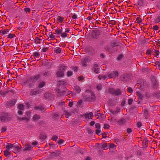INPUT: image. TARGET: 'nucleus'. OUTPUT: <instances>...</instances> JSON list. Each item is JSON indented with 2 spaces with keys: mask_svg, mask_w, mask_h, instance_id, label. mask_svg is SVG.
Returning a JSON list of instances; mask_svg holds the SVG:
<instances>
[{
  "mask_svg": "<svg viewBox=\"0 0 160 160\" xmlns=\"http://www.w3.org/2000/svg\"><path fill=\"white\" fill-rule=\"evenodd\" d=\"M57 92V96L58 97L63 96L66 94V90H61L60 89L55 90Z\"/></svg>",
  "mask_w": 160,
  "mask_h": 160,
  "instance_id": "obj_8",
  "label": "nucleus"
},
{
  "mask_svg": "<svg viewBox=\"0 0 160 160\" xmlns=\"http://www.w3.org/2000/svg\"><path fill=\"white\" fill-rule=\"evenodd\" d=\"M45 84V82H41L39 85L38 87L40 88H42L43 87Z\"/></svg>",
  "mask_w": 160,
  "mask_h": 160,
  "instance_id": "obj_38",
  "label": "nucleus"
},
{
  "mask_svg": "<svg viewBox=\"0 0 160 160\" xmlns=\"http://www.w3.org/2000/svg\"><path fill=\"white\" fill-rule=\"evenodd\" d=\"M64 140L62 139H60L58 141V143L59 144H62L64 142Z\"/></svg>",
  "mask_w": 160,
  "mask_h": 160,
  "instance_id": "obj_64",
  "label": "nucleus"
},
{
  "mask_svg": "<svg viewBox=\"0 0 160 160\" xmlns=\"http://www.w3.org/2000/svg\"><path fill=\"white\" fill-rule=\"evenodd\" d=\"M99 35L98 34V31H95L94 32V33L93 34V36L94 38H96Z\"/></svg>",
  "mask_w": 160,
  "mask_h": 160,
  "instance_id": "obj_39",
  "label": "nucleus"
},
{
  "mask_svg": "<svg viewBox=\"0 0 160 160\" xmlns=\"http://www.w3.org/2000/svg\"><path fill=\"white\" fill-rule=\"evenodd\" d=\"M143 115L146 119H147L149 115V110L147 109H145L144 110Z\"/></svg>",
  "mask_w": 160,
  "mask_h": 160,
  "instance_id": "obj_17",
  "label": "nucleus"
},
{
  "mask_svg": "<svg viewBox=\"0 0 160 160\" xmlns=\"http://www.w3.org/2000/svg\"><path fill=\"white\" fill-rule=\"evenodd\" d=\"M106 78L107 77L105 75H100L98 76V78L99 80H101L102 79L105 80Z\"/></svg>",
  "mask_w": 160,
  "mask_h": 160,
  "instance_id": "obj_33",
  "label": "nucleus"
},
{
  "mask_svg": "<svg viewBox=\"0 0 160 160\" xmlns=\"http://www.w3.org/2000/svg\"><path fill=\"white\" fill-rule=\"evenodd\" d=\"M142 125V123L141 122H138L137 124V126L138 128H140Z\"/></svg>",
  "mask_w": 160,
  "mask_h": 160,
  "instance_id": "obj_60",
  "label": "nucleus"
},
{
  "mask_svg": "<svg viewBox=\"0 0 160 160\" xmlns=\"http://www.w3.org/2000/svg\"><path fill=\"white\" fill-rule=\"evenodd\" d=\"M32 148V146L31 145L29 144H26L24 146L23 151H30L31 150Z\"/></svg>",
  "mask_w": 160,
  "mask_h": 160,
  "instance_id": "obj_15",
  "label": "nucleus"
},
{
  "mask_svg": "<svg viewBox=\"0 0 160 160\" xmlns=\"http://www.w3.org/2000/svg\"><path fill=\"white\" fill-rule=\"evenodd\" d=\"M154 51L155 54H154L153 55L155 57H157V56H158L159 55V52L158 50H154Z\"/></svg>",
  "mask_w": 160,
  "mask_h": 160,
  "instance_id": "obj_54",
  "label": "nucleus"
},
{
  "mask_svg": "<svg viewBox=\"0 0 160 160\" xmlns=\"http://www.w3.org/2000/svg\"><path fill=\"white\" fill-rule=\"evenodd\" d=\"M56 75L58 77H63L64 76V73L58 69V71L56 72Z\"/></svg>",
  "mask_w": 160,
  "mask_h": 160,
  "instance_id": "obj_16",
  "label": "nucleus"
},
{
  "mask_svg": "<svg viewBox=\"0 0 160 160\" xmlns=\"http://www.w3.org/2000/svg\"><path fill=\"white\" fill-rule=\"evenodd\" d=\"M108 77L109 78H114V76L113 75V73L112 72L111 73H108Z\"/></svg>",
  "mask_w": 160,
  "mask_h": 160,
  "instance_id": "obj_42",
  "label": "nucleus"
},
{
  "mask_svg": "<svg viewBox=\"0 0 160 160\" xmlns=\"http://www.w3.org/2000/svg\"><path fill=\"white\" fill-rule=\"evenodd\" d=\"M40 93V92L38 90L33 89L31 90L30 92V95L31 96L36 95Z\"/></svg>",
  "mask_w": 160,
  "mask_h": 160,
  "instance_id": "obj_11",
  "label": "nucleus"
},
{
  "mask_svg": "<svg viewBox=\"0 0 160 160\" xmlns=\"http://www.w3.org/2000/svg\"><path fill=\"white\" fill-rule=\"evenodd\" d=\"M73 74L72 72L70 71H68L67 72V75L68 77H70Z\"/></svg>",
  "mask_w": 160,
  "mask_h": 160,
  "instance_id": "obj_48",
  "label": "nucleus"
},
{
  "mask_svg": "<svg viewBox=\"0 0 160 160\" xmlns=\"http://www.w3.org/2000/svg\"><path fill=\"white\" fill-rule=\"evenodd\" d=\"M7 145L10 149L12 150V151L15 153L20 152L21 150V146L18 143V145H15V144L11 143H8Z\"/></svg>",
  "mask_w": 160,
  "mask_h": 160,
  "instance_id": "obj_3",
  "label": "nucleus"
},
{
  "mask_svg": "<svg viewBox=\"0 0 160 160\" xmlns=\"http://www.w3.org/2000/svg\"><path fill=\"white\" fill-rule=\"evenodd\" d=\"M16 100L14 99H11L7 102L5 104L7 108H10L13 106L16 103Z\"/></svg>",
  "mask_w": 160,
  "mask_h": 160,
  "instance_id": "obj_7",
  "label": "nucleus"
},
{
  "mask_svg": "<svg viewBox=\"0 0 160 160\" xmlns=\"http://www.w3.org/2000/svg\"><path fill=\"white\" fill-rule=\"evenodd\" d=\"M97 88L99 91L101 90L102 89V85L100 83L98 84L97 86Z\"/></svg>",
  "mask_w": 160,
  "mask_h": 160,
  "instance_id": "obj_47",
  "label": "nucleus"
},
{
  "mask_svg": "<svg viewBox=\"0 0 160 160\" xmlns=\"http://www.w3.org/2000/svg\"><path fill=\"white\" fill-rule=\"evenodd\" d=\"M127 92L131 93L133 92V90L131 87H129L128 88Z\"/></svg>",
  "mask_w": 160,
  "mask_h": 160,
  "instance_id": "obj_56",
  "label": "nucleus"
},
{
  "mask_svg": "<svg viewBox=\"0 0 160 160\" xmlns=\"http://www.w3.org/2000/svg\"><path fill=\"white\" fill-rule=\"evenodd\" d=\"M18 107L20 110H23L24 109V106L22 104H19Z\"/></svg>",
  "mask_w": 160,
  "mask_h": 160,
  "instance_id": "obj_36",
  "label": "nucleus"
},
{
  "mask_svg": "<svg viewBox=\"0 0 160 160\" xmlns=\"http://www.w3.org/2000/svg\"><path fill=\"white\" fill-rule=\"evenodd\" d=\"M112 73H113V75L114 76V77H118V72L117 71H113L112 72Z\"/></svg>",
  "mask_w": 160,
  "mask_h": 160,
  "instance_id": "obj_50",
  "label": "nucleus"
},
{
  "mask_svg": "<svg viewBox=\"0 0 160 160\" xmlns=\"http://www.w3.org/2000/svg\"><path fill=\"white\" fill-rule=\"evenodd\" d=\"M51 94L47 92L44 94V97L46 99H48L51 96Z\"/></svg>",
  "mask_w": 160,
  "mask_h": 160,
  "instance_id": "obj_40",
  "label": "nucleus"
},
{
  "mask_svg": "<svg viewBox=\"0 0 160 160\" xmlns=\"http://www.w3.org/2000/svg\"><path fill=\"white\" fill-rule=\"evenodd\" d=\"M18 119L20 121L25 120L27 122L29 120L30 118L24 117L22 118L18 117Z\"/></svg>",
  "mask_w": 160,
  "mask_h": 160,
  "instance_id": "obj_24",
  "label": "nucleus"
},
{
  "mask_svg": "<svg viewBox=\"0 0 160 160\" xmlns=\"http://www.w3.org/2000/svg\"><path fill=\"white\" fill-rule=\"evenodd\" d=\"M40 118L39 115L38 114L34 115L33 117V121H37Z\"/></svg>",
  "mask_w": 160,
  "mask_h": 160,
  "instance_id": "obj_22",
  "label": "nucleus"
},
{
  "mask_svg": "<svg viewBox=\"0 0 160 160\" xmlns=\"http://www.w3.org/2000/svg\"><path fill=\"white\" fill-rule=\"evenodd\" d=\"M15 37V35L14 34L10 33L8 35V38H12Z\"/></svg>",
  "mask_w": 160,
  "mask_h": 160,
  "instance_id": "obj_52",
  "label": "nucleus"
},
{
  "mask_svg": "<svg viewBox=\"0 0 160 160\" xmlns=\"http://www.w3.org/2000/svg\"><path fill=\"white\" fill-rule=\"evenodd\" d=\"M68 67L63 64L60 65L59 66V69L61 71H63V72L67 69Z\"/></svg>",
  "mask_w": 160,
  "mask_h": 160,
  "instance_id": "obj_12",
  "label": "nucleus"
},
{
  "mask_svg": "<svg viewBox=\"0 0 160 160\" xmlns=\"http://www.w3.org/2000/svg\"><path fill=\"white\" fill-rule=\"evenodd\" d=\"M50 74V72L49 71L45 72L44 73V76L47 77Z\"/></svg>",
  "mask_w": 160,
  "mask_h": 160,
  "instance_id": "obj_61",
  "label": "nucleus"
},
{
  "mask_svg": "<svg viewBox=\"0 0 160 160\" xmlns=\"http://www.w3.org/2000/svg\"><path fill=\"white\" fill-rule=\"evenodd\" d=\"M136 94L138 96L139 99L142 100L143 98L142 94L139 92H136Z\"/></svg>",
  "mask_w": 160,
  "mask_h": 160,
  "instance_id": "obj_19",
  "label": "nucleus"
},
{
  "mask_svg": "<svg viewBox=\"0 0 160 160\" xmlns=\"http://www.w3.org/2000/svg\"><path fill=\"white\" fill-rule=\"evenodd\" d=\"M116 146L113 143H111L110 145L109 148H116Z\"/></svg>",
  "mask_w": 160,
  "mask_h": 160,
  "instance_id": "obj_63",
  "label": "nucleus"
},
{
  "mask_svg": "<svg viewBox=\"0 0 160 160\" xmlns=\"http://www.w3.org/2000/svg\"><path fill=\"white\" fill-rule=\"evenodd\" d=\"M34 83L35 81L38 80L40 77L39 74L37 75L34 76H31Z\"/></svg>",
  "mask_w": 160,
  "mask_h": 160,
  "instance_id": "obj_18",
  "label": "nucleus"
},
{
  "mask_svg": "<svg viewBox=\"0 0 160 160\" xmlns=\"http://www.w3.org/2000/svg\"><path fill=\"white\" fill-rule=\"evenodd\" d=\"M100 69L98 68H93L92 70L94 73L95 74H98L99 73Z\"/></svg>",
  "mask_w": 160,
  "mask_h": 160,
  "instance_id": "obj_25",
  "label": "nucleus"
},
{
  "mask_svg": "<svg viewBox=\"0 0 160 160\" xmlns=\"http://www.w3.org/2000/svg\"><path fill=\"white\" fill-rule=\"evenodd\" d=\"M148 142L147 140H143L142 142V146L144 147H147L148 146Z\"/></svg>",
  "mask_w": 160,
  "mask_h": 160,
  "instance_id": "obj_29",
  "label": "nucleus"
},
{
  "mask_svg": "<svg viewBox=\"0 0 160 160\" xmlns=\"http://www.w3.org/2000/svg\"><path fill=\"white\" fill-rule=\"evenodd\" d=\"M108 93L113 95L119 96L122 94V91L119 88L115 89L113 88H109L108 89Z\"/></svg>",
  "mask_w": 160,
  "mask_h": 160,
  "instance_id": "obj_4",
  "label": "nucleus"
},
{
  "mask_svg": "<svg viewBox=\"0 0 160 160\" xmlns=\"http://www.w3.org/2000/svg\"><path fill=\"white\" fill-rule=\"evenodd\" d=\"M49 36L50 38L52 40H53L55 39V36L52 34V32H49Z\"/></svg>",
  "mask_w": 160,
  "mask_h": 160,
  "instance_id": "obj_44",
  "label": "nucleus"
},
{
  "mask_svg": "<svg viewBox=\"0 0 160 160\" xmlns=\"http://www.w3.org/2000/svg\"><path fill=\"white\" fill-rule=\"evenodd\" d=\"M52 153L54 154V156L57 157L61 154V152L60 151H57L56 152H53Z\"/></svg>",
  "mask_w": 160,
  "mask_h": 160,
  "instance_id": "obj_28",
  "label": "nucleus"
},
{
  "mask_svg": "<svg viewBox=\"0 0 160 160\" xmlns=\"http://www.w3.org/2000/svg\"><path fill=\"white\" fill-rule=\"evenodd\" d=\"M88 92V95L84 96L83 98L85 101L93 102L96 100V96L94 93L91 90H86V92Z\"/></svg>",
  "mask_w": 160,
  "mask_h": 160,
  "instance_id": "obj_2",
  "label": "nucleus"
},
{
  "mask_svg": "<svg viewBox=\"0 0 160 160\" xmlns=\"http://www.w3.org/2000/svg\"><path fill=\"white\" fill-rule=\"evenodd\" d=\"M133 101V100L132 98H130L128 100V104L131 105Z\"/></svg>",
  "mask_w": 160,
  "mask_h": 160,
  "instance_id": "obj_62",
  "label": "nucleus"
},
{
  "mask_svg": "<svg viewBox=\"0 0 160 160\" xmlns=\"http://www.w3.org/2000/svg\"><path fill=\"white\" fill-rule=\"evenodd\" d=\"M65 114L66 115V118H68L69 117L71 116V114L68 112L67 111L65 110L64 111Z\"/></svg>",
  "mask_w": 160,
  "mask_h": 160,
  "instance_id": "obj_34",
  "label": "nucleus"
},
{
  "mask_svg": "<svg viewBox=\"0 0 160 160\" xmlns=\"http://www.w3.org/2000/svg\"><path fill=\"white\" fill-rule=\"evenodd\" d=\"M47 138V135L45 134H40V139L42 141L44 140Z\"/></svg>",
  "mask_w": 160,
  "mask_h": 160,
  "instance_id": "obj_21",
  "label": "nucleus"
},
{
  "mask_svg": "<svg viewBox=\"0 0 160 160\" xmlns=\"http://www.w3.org/2000/svg\"><path fill=\"white\" fill-rule=\"evenodd\" d=\"M55 31L58 35H60L61 34L62 30V29H60L58 28H57L55 30Z\"/></svg>",
  "mask_w": 160,
  "mask_h": 160,
  "instance_id": "obj_26",
  "label": "nucleus"
},
{
  "mask_svg": "<svg viewBox=\"0 0 160 160\" xmlns=\"http://www.w3.org/2000/svg\"><path fill=\"white\" fill-rule=\"evenodd\" d=\"M139 6H142L143 4V1L142 0H139L137 2Z\"/></svg>",
  "mask_w": 160,
  "mask_h": 160,
  "instance_id": "obj_45",
  "label": "nucleus"
},
{
  "mask_svg": "<svg viewBox=\"0 0 160 160\" xmlns=\"http://www.w3.org/2000/svg\"><path fill=\"white\" fill-rule=\"evenodd\" d=\"M126 122V120L124 118H122L120 120H118L117 124L120 126L124 124Z\"/></svg>",
  "mask_w": 160,
  "mask_h": 160,
  "instance_id": "obj_14",
  "label": "nucleus"
},
{
  "mask_svg": "<svg viewBox=\"0 0 160 160\" xmlns=\"http://www.w3.org/2000/svg\"><path fill=\"white\" fill-rule=\"evenodd\" d=\"M103 128L105 129H108L109 128L110 126L108 124H105L104 125Z\"/></svg>",
  "mask_w": 160,
  "mask_h": 160,
  "instance_id": "obj_57",
  "label": "nucleus"
},
{
  "mask_svg": "<svg viewBox=\"0 0 160 160\" xmlns=\"http://www.w3.org/2000/svg\"><path fill=\"white\" fill-rule=\"evenodd\" d=\"M34 83L33 82L31 77L28 78L27 79L24 81L22 83L23 85L28 84L29 88H31L34 86Z\"/></svg>",
  "mask_w": 160,
  "mask_h": 160,
  "instance_id": "obj_6",
  "label": "nucleus"
},
{
  "mask_svg": "<svg viewBox=\"0 0 160 160\" xmlns=\"http://www.w3.org/2000/svg\"><path fill=\"white\" fill-rule=\"evenodd\" d=\"M7 93V91H4L2 90L0 91V95L2 96L3 97L5 96Z\"/></svg>",
  "mask_w": 160,
  "mask_h": 160,
  "instance_id": "obj_31",
  "label": "nucleus"
},
{
  "mask_svg": "<svg viewBox=\"0 0 160 160\" xmlns=\"http://www.w3.org/2000/svg\"><path fill=\"white\" fill-rule=\"evenodd\" d=\"M74 90L76 93H79L81 91V89L79 86H76L74 87Z\"/></svg>",
  "mask_w": 160,
  "mask_h": 160,
  "instance_id": "obj_20",
  "label": "nucleus"
},
{
  "mask_svg": "<svg viewBox=\"0 0 160 160\" xmlns=\"http://www.w3.org/2000/svg\"><path fill=\"white\" fill-rule=\"evenodd\" d=\"M9 31V30L8 29H6L4 30H1L0 32L2 34H4L7 33V32H8Z\"/></svg>",
  "mask_w": 160,
  "mask_h": 160,
  "instance_id": "obj_41",
  "label": "nucleus"
},
{
  "mask_svg": "<svg viewBox=\"0 0 160 160\" xmlns=\"http://www.w3.org/2000/svg\"><path fill=\"white\" fill-rule=\"evenodd\" d=\"M66 83V82L64 81H58V84L59 86L64 85Z\"/></svg>",
  "mask_w": 160,
  "mask_h": 160,
  "instance_id": "obj_35",
  "label": "nucleus"
},
{
  "mask_svg": "<svg viewBox=\"0 0 160 160\" xmlns=\"http://www.w3.org/2000/svg\"><path fill=\"white\" fill-rule=\"evenodd\" d=\"M136 21H137V22L138 23H140L142 22V19L139 17H138L136 18Z\"/></svg>",
  "mask_w": 160,
  "mask_h": 160,
  "instance_id": "obj_49",
  "label": "nucleus"
},
{
  "mask_svg": "<svg viewBox=\"0 0 160 160\" xmlns=\"http://www.w3.org/2000/svg\"><path fill=\"white\" fill-rule=\"evenodd\" d=\"M10 149L7 145L6 146V150L4 151V155L7 157L8 155L10 154V152H9Z\"/></svg>",
  "mask_w": 160,
  "mask_h": 160,
  "instance_id": "obj_13",
  "label": "nucleus"
},
{
  "mask_svg": "<svg viewBox=\"0 0 160 160\" xmlns=\"http://www.w3.org/2000/svg\"><path fill=\"white\" fill-rule=\"evenodd\" d=\"M39 110L42 112H44L46 110V109L43 106H40Z\"/></svg>",
  "mask_w": 160,
  "mask_h": 160,
  "instance_id": "obj_53",
  "label": "nucleus"
},
{
  "mask_svg": "<svg viewBox=\"0 0 160 160\" xmlns=\"http://www.w3.org/2000/svg\"><path fill=\"white\" fill-rule=\"evenodd\" d=\"M115 22H116L114 20H111L109 22L108 24L111 25H115Z\"/></svg>",
  "mask_w": 160,
  "mask_h": 160,
  "instance_id": "obj_58",
  "label": "nucleus"
},
{
  "mask_svg": "<svg viewBox=\"0 0 160 160\" xmlns=\"http://www.w3.org/2000/svg\"><path fill=\"white\" fill-rule=\"evenodd\" d=\"M132 77V75L131 73H125L123 74L120 77V79L121 80L126 82L129 81Z\"/></svg>",
  "mask_w": 160,
  "mask_h": 160,
  "instance_id": "obj_5",
  "label": "nucleus"
},
{
  "mask_svg": "<svg viewBox=\"0 0 160 160\" xmlns=\"http://www.w3.org/2000/svg\"><path fill=\"white\" fill-rule=\"evenodd\" d=\"M82 116H84L85 119H92L93 117V113L91 112H90L89 113H87L83 115Z\"/></svg>",
  "mask_w": 160,
  "mask_h": 160,
  "instance_id": "obj_10",
  "label": "nucleus"
},
{
  "mask_svg": "<svg viewBox=\"0 0 160 160\" xmlns=\"http://www.w3.org/2000/svg\"><path fill=\"white\" fill-rule=\"evenodd\" d=\"M41 40L38 37H36L35 39V43L36 44H39L41 43Z\"/></svg>",
  "mask_w": 160,
  "mask_h": 160,
  "instance_id": "obj_32",
  "label": "nucleus"
},
{
  "mask_svg": "<svg viewBox=\"0 0 160 160\" xmlns=\"http://www.w3.org/2000/svg\"><path fill=\"white\" fill-rule=\"evenodd\" d=\"M64 19V18L62 17L58 16L57 18V20L59 22L62 23L63 22Z\"/></svg>",
  "mask_w": 160,
  "mask_h": 160,
  "instance_id": "obj_27",
  "label": "nucleus"
},
{
  "mask_svg": "<svg viewBox=\"0 0 160 160\" xmlns=\"http://www.w3.org/2000/svg\"><path fill=\"white\" fill-rule=\"evenodd\" d=\"M61 36L62 38H65L66 37H67V35L68 34H67L66 32H64L63 33H61Z\"/></svg>",
  "mask_w": 160,
  "mask_h": 160,
  "instance_id": "obj_51",
  "label": "nucleus"
},
{
  "mask_svg": "<svg viewBox=\"0 0 160 160\" xmlns=\"http://www.w3.org/2000/svg\"><path fill=\"white\" fill-rule=\"evenodd\" d=\"M154 22L155 23H158L160 22V15L155 19Z\"/></svg>",
  "mask_w": 160,
  "mask_h": 160,
  "instance_id": "obj_43",
  "label": "nucleus"
},
{
  "mask_svg": "<svg viewBox=\"0 0 160 160\" xmlns=\"http://www.w3.org/2000/svg\"><path fill=\"white\" fill-rule=\"evenodd\" d=\"M106 42V41L104 40H100L98 42L99 46H102L104 45Z\"/></svg>",
  "mask_w": 160,
  "mask_h": 160,
  "instance_id": "obj_23",
  "label": "nucleus"
},
{
  "mask_svg": "<svg viewBox=\"0 0 160 160\" xmlns=\"http://www.w3.org/2000/svg\"><path fill=\"white\" fill-rule=\"evenodd\" d=\"M33 55L36 58H39L40 56V53L39 52H36L33 53Z\"/></svg>",
  "mask_w": 160,
  "mask_h": 160,
  "instance_id": "obj_37",
  "label": "nucleus"
},
{
  "mask_svg": "<svg viewBox=\"0 0 160 160\" xmlns=\"http://www.w3.org/2000/svg\"><path fill=\"white\" fill-rule=\"evenodd\" d=\"M31 9L29 8H25L24 9V11L26 13H29L31 11Z\"/></svg>",
  "mask_w": 160,
  "mask_h": 160,
  "instance_id": "obj_46",
  "label": "nucleus"
},
{
  "mask_svg": "<svg viewBox=\"0 0 160 160\" xmlns=\"http://www.w3.org/2000/svg\"><path fill=\"white\" fill-rule=\"evenodd\" d=\"M90 60L88 57H85L81 60V64L82 66L86 67L87 66V62H90Z\"/></svg>",
  "mask_w": 160,
  "mask_h": 160,
  "instance_id": "obj_9",
  "label": "nucleus"
},
{
  "mask_svg": "<svg viewBox=\"0 0 160 160\" xmlns=\"http://www.w3.org/2000/svg\"><path fill=\"white\" fill-rule=\"evenodd\" d=\"M31 113V112L30 111H28L26 112V114L27 115V118H30Z\"/></svg>",
  "mask_w": 160,
  "mask_h": 160,
  "instance_id": "obj_55",
  "label": "nucleus"
},
{
  "mask_svg": "<svg viewBox=\"0 0 160 160\" xmlns=\"http://www.w3.org/2000/svg\"><path fill=\"white\" fill-rule=\"evenodd\" d=\"M111 46L112 48L116 46H117V43L116 42H112L111 44Z\"/></svg>",
  "mask_w": 160,
  "mask_h": 160,
  "instance_id": "obj_59",
  "label": "nucleus"
},
{
  "mask_svg": "<svg viewBox=\"0 0 160 160\" xmlns=\"http://www.w3.org/2000/svg\"><path fill=\"white\" fill-rule=\"evenodd\" d=\"M12 117L8 112L2 111L0 112V121L2 122H8L12 120Z\"/></svg>",
  "mask_w": 160,
  "mask_h": 160,
  "instance_id": "obj_1",
  "label": "nucleus"
},
{
  "mask_svg": "<svg viewBox=\"0 0 160 160\" xmlns=\"http://www.w3.org/2000/svg\"><path fill=\"white\" fill-rule=\"evenodd\" d=\"M61 51V49L59 47L56 48V49L54 50V52L56 53H60Z\"/></svg>",
  "mask_w": 160,
  "mask_h": 160,
  "instance_id": "obj_30",
  "label": "nucleus"
}]
</instances>
